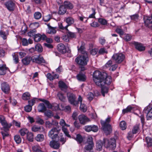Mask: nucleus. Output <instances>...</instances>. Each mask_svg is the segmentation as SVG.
I'll list each match as a JSON object with an SVG mask.
<instances>
[{"mask_svg":"<svg viewBox=\"0 0 152 152\" xmlns=\"http://www.w3.org/2000/svg\"><path fill=\"white\" fill-rule=\"evenodd\" d=\"M78 49L79 52L81 53L83 55L77 57L75 60V62L81 66L86 65L88 61V58L87 53L85 50L84 46L82 45Z\"/></svg>","mask_w":152,"mask_h":152,"instance_id":"nucleus-1","label":"nucleus"},{"mask_svg":"<svg viewBox=\"0 0 152 152\" xmlns=\"http://www.w3.org/2000/svg\"><path fill=\"white\" fill-rule=\"evenodd\" d=\"M107 76V74L105 72H101L99 71H94L93 74V80L95 84L98 86L101 85V83H103L102 81Z\"/></svg>","mask_w":152,"mask_h":152,"instance_id":"nucleus-2","label":"nucleus"},{"mask_svg":"<svg viewBox=\"0 0 152 152\" xmlns=\"http://www.w3.org/2000/svg\"><path fill=\"white\" fill-rule=\"evenodd\" d=\"M110 119V117H109L106 119L105 121H101V124L103 130L106 135L110 134L112 131L111 126L109 124Z\"/></svg>","mask_w":152,"mask_h":152,"instance_id":"nucleus-3","label":"nucleus"},{"mask_svg":"<svg viewBox=\"0 0 152 152\" xmlns=\"http://www.w3.org/2000/svg\"><path fill=\"white\" fill-rule=\"evenodd\" d=\"M102 142L104 146L106 148L114 149L116 147V140L113 138H111L109 140L104 139Z\"/></svg>","mask_w":152,"mask_h":152,"instance_id":"nucleus-4","label":"nucleus"},{"mask_svg":"<svg viewBox=\"0 0 152 152\" xmlns=\"http://www.w3.org/2000/svg\"><path fill=\"white\" fill-rule=\"evenodd\" d=\"M36 28H34L29 30L27 33L28 36L32 38H47L46 36L43 33H37Z\"/></svg>","mask_w":152,"mask_h":152,"instance_id":"nucleus-5","label":"nucleus"},{"mask_svg":"<svg viewBox=\"0 0 152 152\" xmlns=\"http://www.w3.org/2000/svg\"><path fill=\"white\" fill-rule=\"evenodd\" d=\"M60 129L61 127L59 126L57 127H53L49 132L48 136L53 139L56 138L58 136V134Z\"/></svg>","mask_w":152,"mask_h":152,"instance_id":"nucleus-6","label":"nucleus"},{"mask_svg":"<svg viewBox=\"0 0 152 152\" xmlns=\"http://www.w3.org/2000/svg\"><path fill=\"white\" fill-rule=\"evenodd\" d=\"M125 56L124 54L121 53H118L114 54L112 57L113 60L117 64H120L124 60Z\"/></svg>","mask_w":152,"mask_h":152,"instance_id":"nucleus-7","label":"nucleus"},{"mask_svg":"<svg viewBox=\"0 0 152 152\" xmlns=\"http://www.w3.org/2000/svg\"><path fill=\"white\" fill-rule=\"evenodd\" d=\"M67 97L68 100L72 104L76 106L78 105V102L76 100V97L75 94L71 93L67 94Z\"/></svg>","mask_w":152,"mask_h":152,"instance_id":"nucleus-8","label":"nucleus"},{"mask_svg":"<svg viewBox=\"0 0 152 152\" xmlns=\"http://www.w3.org/2000/svg\"><path fill=\"white\" fill-rule=\"evenodd\" d=\"M94 145L93 138L91 137L88 138L87 140V145L84 148V151L85 152L88 151H91L93 149Z\"/></svg>","mask_w":152,"mask_h":152,"instance_id":"nucleus-9","label":"nucleus"},{"mask_svg":"<svg viewBox=\"0 0 152 152\" xmlns=\"http://www.w3.org/2000/svg\"><path fill=\"white\" fill-rule=\"evenodd\" d=\"M143 112L146 114V119L147 120L152 119V107L148 106L145 108Z\"/></svg>","mask_w":152,"mask_h":152,"instance_id":"nucleus-10","label":"nucleus"},{"mask_svg":"<svg viewBox=\"0 0 152 152\" xmlns=\"http://www.w3.org/2000/svg\"><path fill=\"white\" fill-rule=\"evenodd\" d=\"M32 62L33 63L38 64H41L45 62V61L43 58L40 55L33 56H32Z\"/></svg>","mask_w":152,"mask_h":152,"instance_id":"nucleus-11","label":"nucleus"},{"mask_svg":"<svg viewBox=\"0 0 152 152\" xmlns=\"http://www.w3.org/2000/svg\"><path fill=\"white\" fill-rule=\"evenodd\" d=\"M6 8L10 11H13L15 8V4L13 0H10L5 3Z\"/></svg>","mask_w":152,"mask_h":152,"instance_id":"nucleus-12","label":"nucleus"},{"mask_svg":"<svg viewBox=\"0 0 152 152\" xmlns=\"http://www.w3.org/2000/svg\"><path fill=\"white\" fill-rule=\"evenodd\" d=\"M1 89L2 91L6 94H8L10 91V87L6 82H3L1 84Z\"/></svg>","mask_w":152,"mask_h":152,"instance_id":"nucleus-13","label":"nucleus"},{"mask_svg":"<svg viewBox=\"0 0 152 152\" xmlns=\"http://www.w3.org/2000/svg\"><path fill=\"white\" fill-rule=\"evenodd\" d=\"M49 145L51 148L55 149H58L60 147V144L58 140H53L50 142Z\"/></svg>","mask_w":152,"mask_h":152,"instance_id":"nucleus-14","label":"nucleus"},{"mask_svg":"<svg viewBox=\"0 0 152 152\" xmlns=\"http://www.w3.org/2000/svg\"><path fill=\"white\" fill-rule=\"evenodd\" d=\"M78 119L80 123L83 125L85 124L86 122L90 121L89 119L87 116L83 114L79 115Z\"/></svg>","mask_w":152,"mask_h":152,"instance_id":"nucleus-15","label":"nucleus"},{"mask_svg":"<svg viewBox=\"0 0 152 152\" xmlns=\"http://www.w3.org/2000/svg\"><path fill=\"white\" fill-rule=\"evenodd\" d=\"M112 82V78L111 76L107 75V77H105L102 82H103V83H101V85L99 86L102 87V86H104V85L107 84V85H109Z\"/></svg>","mask_w":152,"mask_h":152,"instance_id":"nucleus-16","label":"nucleus"},{"mask_svg":"<svg viewBox=\"0 0 152 152\" xmlns=\"http://www.w3.org/2000/svg\"><path fill=\"white\" fill-rule=\"evenodd\" d=\"M57 49L59 52L63 54L66 53V52L65 46L62 43L59 44L57 46Z\"/></svg>","mask_w":152,"mask_h":152,"instance_id":"nucleus-17","label":"nucleus"},{"mask_svg":"<svg viewBox=\"0 0 152 152\" xmlns=\"http://www.w3.org/2000/svg\"><path fill=\"white\" fill-rule=\"evenodd\" d=\"M31 61H32V58L30 56H26L22 60L23 64L25 65H28L29 64Z\"/></svg>","mask_w":152,"mask_h":152,"instance_id":"nucleus-18","label":"nucleus"},{"mask_svg":"<svg viewBox=\"0 0 152 152\" xmlns=\"http://www.w3.org/2000/svg\"><path fill=\"white\" fill-rule=\"evenodd\" d=\"M132 43L134 45L135 48L138 50L141 51L145 50V47L143 46L141 44L135 42H133Z\"/></svg>","mask_w":152,"mask_h":152,"instance_id":"nucleus-19","label":"nucleus"},{"mask_svg":"<svg viewBox=\"0 0 152 152\" xmlns=\"http://www.w3.org/2000/svg\"><path fill=\"white\" fill-rule=\"evenodd\" d=\"M1 124L3 126V130L4 131H8L12 126L11 124H8L5 120L3 121Z\"/></svg>","mask_w":152,"mask_h":152,"instance_id":"nucleus-20","label":"nucleus"},{"mask_svg":"<svg viewBox=\"0 0 152 152\" xmlns=\"http://www.w3.org/2000/svg\"><path fill=\"white\" fill-rule=\"evenodd\" d=\"M77 79L80 81H85L86 79V77L84 74L82 72H80L76 76Z\"/></svg>","mask_w":152,"mask_h":152,"instance_id":"nucleus-21","label":"nucleus"},{"mask_svg":"<svg viewBox=\"0 0 152 152\" xmlns=\"http://www.w3.org/2000/svg\"><path fill=\"white\" fill-rule=\"evenodd\" d=\"M140 124H137L133 126L132 131L133 133L136 134L140 131Z\"/></svg>","mask_w":152,"mask_h":152,"instance_id":"nucleus-22","label":"nucleus"},{"mask_svg":"<svg viewBox=\"0 0 152 152\" xmlns=\"http://www.w3.org/2000/svg\"><path fill=\"white\" fill-rule=\"evenodd\" d=\"M7 68L6 67L5 65H0V75H4L6 73Z\"/></svg>","mask_w":152,"mask_h":152,"instance_id":"nucleus-23","label":"nucleus"},{"mask_svg":"<svg viewBox=\"0 0 152 152\" xmlns=\"http://www.w3.org/2000/svg\"><path fill=\"white\" fill-rule=\"evenodd\" d=\"M38 110L39 112H44L46 110V108L43 103H40L38 105Z\"/></svg>","mask_w":152,"mask_h":152,"instance_id":"nucleus-24","label":"nucleus"},{"mask_svg":"<svg viewBox=\"0 0 152 152\" xmlns=\"http://www.w3.org/2000/svg\"><path fill=\"white\" fill-rule=\"evenodd\" d=\"M66 9L65 8L64 6L62 5L59 8L58 14L61 15H63L66 13Z\"/></svg>","mask_w":152,"mask_h":152,"instance_id":"nucleus-25","label":"nucleus"},{"mask_svg":"<svg viewBox=\"0 0 152 152\" xmlns=\"http://www.w3.org/2000/svg\"><path fill=\"white\" fill-rule=\"evenodd\" d=\"M22 44L24 46H27L28 44H31L33 43V40L31 39H28L27 40L26 39H22Z\"/></svg>","mask_w":152,"mask_h":152,"instance_id":"nucleus-26","label":"nucleus"},{"mask_svg":"<svg viewBox=\"0 0 152 152\" xmlns=\"http://www.w3.org/2000/svg\"><path fill=\"white\" fill-rule=\"evenodd\" d=\"M66 22L67 23V26H69L71 25L74 22V19L72 17H69L66 18L65 19Z\"/></svg>","mask_w":152,"mask_h":152,"instance_id":"nucleus-27","label":"nucleus"},{"mask_svg":"<svg viewBox=\"0 0 152 152\" xmlns=\"http://www.w3.org/2000/svg\"><path fill=\"white\" fill-rule=\"evenodd\" d=\"M144 19V23L146 26L148 28L152 27V20L149 19L148 18L146 19Z\"/></svg>","mask_w":152,"mask_h":152,"instance_id":"nucleus-28","label":"nucleus"},{"mask_svg":"<svg viewBox=\"0 0 152 152\" xmlns=\"http://www.w3.org/2000/svg\"><path fill=\"white\" fill-rule=\"evenodd\" d=\"M31 95L29 92H27L24 93L22 96V99L25 100H27L30 99Z\"/></svg>","mask_w":152,"mask_h":152,"instance_id":"nucleus-29","label":"nucleus"},{"mask_svg":"<svg viewBox=\"0 0 152 152\" xmlns=\"http://www.w3.org/2000/svg\"><path fill=\"white\" fill-rule=\"evenodd\" d=\"M131 19L133 21L137 22L139 19V15L138 14L136 13L130 16Z\"/></svg>","mask_w":152,"mask_h":152,"instance_id":"nucleus-30","label":"nucleus"},{"mask_svg":"<svg viewBox=\"0 0 152 152\" xmlns=\"http://www.w3.org/2000/svg\"><path fill=\"white\" fill-rule=\"evenodd\" d=\"M35 139L38 142L42 141L44 139V136L43 134H38L35 137Z\"/></svg>","mask_w":152,"mask_h":152,"instance_id":"nucleus-31","label":"nucleus"},{"mask_svg":"<svg viewBox=\"0 0 152 152\" xmlns=\"http://www.w3.org/2000/svg\"><path fill=\"white\" fill-rule=\"evenodd\" d=\"M64 6L65 8L69 9H72L73 7V6L72 4L69 2L65 1L64 2Z\"/></svg>","mask_w":152,"mask_h":152,"instance_id":"nucleus-32","label":"nucleus"},{"mask_svg":"<svg viewBox=\"0 0 152 152\" xmlns=\"http://www.w3.org/2000/svg\"><path fill=\"white\" fill-rule=\"evenodd\" d=\"M91 10L93 12L90 15L88 18H87V19H86L85 21H84V23H86L88 20L89 19V18H95V15L96 13L95 12V9L94 8H91Z\"/></svg>","mask_w":152,"mask_h":152,"instance_id":"nucleus-33","label":"nucleus"},{"mask_svg":"<svg viewBox=\"0 0 152 152\" xmlns=\"http://www.w3.org/2000/svg\"><path fill=\"white\" fill-rule=\"evenodd\" d=\"M101 88V93L102 95L103 96H105V94L108 93V88L104 86H102V87L100 86Z\"/></svg>","mask_w":152,"mask_h":152,"instance_id":"nucleus-34","label":"nucleus"},{"mask_svg":"<svg viewBox=\"0 0 152 152\" xmlns=\"http://www.w3.org/2000/svg\"><path fill=\"white\" fill-rule=\"evenodd\" d=\"M28 132V130L26 128L22 129L19 131V133L22 136H24L26 134H27Z\"/></svg>","mask_w":152,"mask_h":152,"instance_id":"nucleus-35","label":"nucleus"},{"mask_svg":"<svg viewBox=\"0 0 152 152\" xmlns=\"http://www.w3.org/2000/svg\"><path fill=\"white\" fill-rule=\"evenodd\" d=\"M33 134L31 132H28L27 134V139L29 142H32L33 140Z\"/></svg>","mask_w":152,"mask_h":152,"instance_id":"nucleus-36","label":"nucleus"},{"mask_svg":"<svg viewBox=\"0 0 152 152\" xmlns=\"http://www.w3.org/2000/svg\"><path fill=\"white\" fill-rule=\"evenodd\" d=\"M39 100L43 102L47 106L48 108H52V105L48 100H45L44 99H40Z\"/></svg>","mask_w":152,"mask_h":152,"instance_id":"nucleus-37","label":"nucleus"},{"mask_svg":"<svg viewBox=\"0 0 152 152\" xmlns=\"http://www.w3.org/2000/svg\"><path fill=\"white\" fill-rule=\"evenodd\" d=\"M9 34L8 31L6 30L4 31L2 30H0V36L2 37H7Z\"/></svg>","mask_w":152,"mask_h":152,"instance_id":"nucleus-38","label":"nucleus"},{"mask_svg":"<svg viewBox=\"0 0 152 152\" xmlns=\"http://www.w3.org/2000/svg\"><path fill=\"white\" fill-rule=\"evenodd\" d=\"M119 126L121 130H125L126 128V123L124 121H122L120 122Z\"/></svg>","mask_w":152,"mask_h":152,"instance_id":"nucleus-39","label":"nucleus"},{"mask_svg":"<svg viewBox=\"0 0 152 152\" xmlns=\"http://www.w3.org/2000/svg\"><path fill=\"white\" fill-rule=\"evenodd\" d=\"M35 50L39 53L42 52L43 48L42 45L39 44H37L35 46Z\"/></svg>","mask_w":152,"mask_h":152,"instance_id":"nucleus-40","label":"nucleus"},{"mask_svg":"<svg viewBox=\"0 0 152 152\" xmlns=\"http://www.w3.org/2000/svg\"><path fill=\"white\" fill-rule=\"evenodd\" d=\"M67 31V36L68 38L70 37L71 38H74L76 37V34L75 33H73L68 31Z\"/></svg>","mask_w":152,"mask_h":152,"instance_id":"nucleus-41","label":"nucleus"},{"mask_svg":"<svg viewBox=\"0 0 152 152\" xmlns=\"http://www.w3.org/2000/svg\"><path fill=\"white\" fill-rule=\"evenodd\" d=\"M57 96L59 99L62 102H64L66 100V97L64 96L63 94L59 92L57 94Z\"/></svg>","mask_w":152,"mask_h":152,"instance_id":"nucleus-42","label":"nucleus"},{"mask_svg":"<svg viewBox=\"0 0 152 152\" xmlns=\"http://www.w3.org/2000/svg\"><path fill=\"white\" fill-rule=\"evenodd\" d=\"M115 31L119 34L120 37H122L121 36L123 35L124 34V32L123 30L120 28H117L115 30Z\"/></svg>","mask_w":152,"mask_h":152,"instance_id":"nucleus-43","label":"nucleus"},{"mask_svg":"<svg viewBox=\"0 0 152 152\" xmlns=\"http://www.w3.org/2000/svg\"><path fill=\"white\" fill-rule=\"evenodd\" d=\"M58 85L59 88L61 89H66L67 86L66 84L62 81H59L58 82Z\"/></svg>","mask_w":152,"mask_h":152,"instance_id":"nucleus-44","label":"nucleus"},{"mask_svg":"<svg viewBox=\"0 0 152 152\" xmlns=\"http://www.w3.org/2000/svg\"><path fill=\"white\" fill-rule=\"evenodd\" d=\"M32 149L35 152H43L40 150V148L38 145H35L32 147Z\"/></svg>","mask_w":152,"mask_h":152,"instance_id":"nucleus-45","label":"nucleus"},{"mask_svg":"<svg viewBox=\"0 0 152 152\" xmlns=\"http://www.w3.org/2000/svg\"><path fill=\"white\" fill-rule=\"evenodd\" d=\"M103 145V143L101 140H99L96 143V147L99 151L101 150L102 148V146Z\"/></svg>","mask_w":152,"mask_h":152,"instance_id":"nucleus-46","label":"nucleus"},{"mask_svg":"<svg viewBox=\"0 0 152 152\" xmlns=\"http://www.w3.org/2000/svg\"><path fill=\"white\" fill-rule=\"evenodd\" d=\"M133 108L130 106H128L127 107L123 110L122 112L123 114H125L129 112H130L132 110V109Z\"/></svg>","mask_w":152,"mask_h":152,"instance_id":"nucleus-47","label":"nucleus"},{"mask_svg":"<svg viewBox=\"0 0 152 152\" xmlns=\"http://www.w3.org/2000/svg\"><path fill=\"white\" fill-rule=\"evenodd\" d=\"M14 139L15 142L18 144L21 143V139L20 136L18 135H15L14 137Z\"/></svg>","mask_w":152,"mask_h":152,"instance_id":"nucleus-48","label":"nucleus"},{"mask_svg":"<svg viewBox=\"0 0 152 152\" xmlns=\"http://www.w3.org/2000/svg\"><path fill=\"white\" fill-rule=\"evenodd\" d=\"M146 140L148 146H151L152 145V139L150 137H146Z\"/></svg>","mask_w":152,"mask_h":152,"instance_id":"nucleus-49","label":"nucleus"},{"mask_svg":"<svg viewBox=\"0 0 152 152\" xmlns=\"http://www.w3.org/2000/svg\"><path fill=\"white\" fill-rule=\"evenodd\" d=\"M34 17L36 19H39L42 17V14L39 12H36L34 14Z\"/></svg>","mask_w":152,"mask_h":152,"instance_id":"nucleus-50","label":"nucleus"},{"mask_svg":"<svg viewBox=\"0 0 152 152\" xmlns=\"http://www.w3.org/2000/svg\"><path fill=\"white\" fill-rule=\"evenodd\" d=\"M76 140L79 143H81L83 141V138L82 136L79 134H78L77 135Z\"/></svg>","mask_w":152,"mask_h":152,"instance_id":"nucleus-51","label":"nucleus"},{"mask_svg":"<svg viewBox=\"0 0 152 152\" xmlns=\"http://www.w3.org/2000/svg\"><path fill=\"white\" fill-rule=\"evenodd\" d=\"M98 21L101 24L104 25H106L107 23V21L106 20L102 18H99Z\"/></svg>","mask_w":152,"mask_h":152,"instance_id":"nucleus-52","label":"nucleus"},{"mask_svg":"<svg viewBox=\"0 0 152 152\" xmlns=\"http://www.w3.org/2000/svg\"><path fill=\"white\" fill-rule=\"evenodd\" d=\"M12 56L13 60L15 63L16 64L18 63L19 62V58L18 55L14 53L13 54H12Z\"/></svg>","mask_w":152,"mask_h":152,"instance_id":"nucleus-53","label":"nucleus"},{"mask_svg":"<svg viewBox=\"0 0 152 152\" xmlns=\"http://www.w3.org/2000/svg\"><path fill=\"white\" fill-rule=\"evenodd\" d=\"M59 124L62 127L64 126L69 127V125L67 124L64 120L63 119H61L59 123Z\"/></svg>","mask_w":152,"mask_h":152,"instance_id":"nucleus-54","label":"nucleus"},{"mask_svg":"<svg viewBox=\"0 0 152 152\" xmlns=\"http://www.w3.org/2000/svg\"><path fill=\"white\" fill-rule=\"evenodd\" d=\"M94 97V94L92 93L89 92L87 96V98L89 101H91L93 99Z\"/></svg>","mask_w":152,"mask_h":152,"instance_id":"nucleus-55","label":"nucleus"},{"mask_svg":"<svg viewBox=\"0 0 152 152\" xmlns=\"http://www.w3.org/2000/svg\"><path fill=\"white\" fill-rule=\"evenodd\" d=\"M80 110L83 112H86L87 110V107L85 105L81 103L80 107Z\"/></svg>","mask_w":152,"mask_h":152,"instance_id":"nucleus-56","label":"nucleus"},{"mask_svg":"<svg viewBox=\"0 0 152 152\" xmlns=\"http://www.w3.org/2000/svg\"><path fill=\"white\" fill-rule=\"evenodd\" d=\"M1 133L2 136V138L3 140L5 139V137H8L9 135L7 131H4V130L1 132Z\"/></svg>","mask_w":152,"mask_h":152,"instance_id":"nucleus-57","label":"nucleus"},{"mask_svg":"<svg viewBox=\"0 0 152 152\" xmlns=\"http://www.w3.org/2000/svg\"><path fill=\"white\" fill-rule=\"evenodd\" d=\"M51 16L49 14L43 17V20L45 22H48L51 19Z\"/></svg>","mask_w":152,"mask_h":152,"instance_id":"nucleus-58","label":"nucleus"},{"mask_svg":"<svg viewBox=\"0 0 152 152\" xmlns=\"http://www.w3.org/2000/svg\"><path fill=\"white\" fill-rule=\"evenodd\" d=\"M56 32V31L55 29L50 27L48 31V33L49 34H55Z\"/></svg>","mask_w":152,"mask_h":152,"instance_id":"nucleus-59","label":"nucleus"},{"mask_svg":"<svg viewBox=\"0 0 152 152\" xmlns=\"http://www.w3.org/2000/svg\"><path fill=\"white\" fill-rule=\"evenodd\" d=\"M135 134L134 133H133L132 132L129 131L128 133V135L127 138L129 140H131L134 136V134Z\"/></svg>","mask_w":152,"mask_h":152,"instance_id":"nucleus-60","label":"nucleus"},{"mask_svg":"<svg viewBox=\"0 0 152 152\" xmlns=\"http://www.w3.org/2000/svg\"><path fill=\"white\" fill-rule=\"evenodd\" d=\"M62 129L66 136L68 137H70L69 134L67 129L65 126L62 127Z\"/></svg>","mask_w":152,"mask_h":152,"instance_id":"nucleus-61","label":"nucleus"},{"mask_svg":"<svg viewBox=\"0 0 152 152\" xmlns=\"http://www.w3.org/2000/svg\"><path fill=\"white\" fill-rule=\"evenodd\" d=\"M24 109L26 112H30L32 110V106L28 104L24 107Z\"/></svg>","mask_w":152,"mask_h":152,"instance_id":"nucleus-62","label":"nucleus"},{"mask_svg":"<svg viewBox=\"0 0 152 152\" xmlns=\"http://www.w3.org/2000/svg\"><path fill=\"white\" fill-rule=\"evenodd\" d=\"M45 115L49 118H50L53 115L52 112L50 111H48L45 113Z\"/></svg>","mask_w":152,"mask_h":152,"instance_id":"nucleus-63","label":"nucleus"},{"mask_svg":"<svg viewBox=\"0 0 152 152\" xmlns=\"http://www.w3.org/2000/svg\"><path fill=\"white\" fill-rule=\"evenodd\" d=\"M40 129L41 128L40 127L37 126H34L32 127V131L34 132L39 131Z\"/></svg>","mask_w":152,"mask_h":152,"instance_id":"nucleus-64","label":"nucleus"}]
</instances>
